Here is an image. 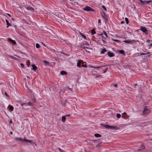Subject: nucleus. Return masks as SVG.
<instances>
[{
    "label": "nucleus",
    "instance_id": "obj_1",
    "mask_svg": "<svg viewBox=\"0 0 152 152\" xmlns=\"http://www.w3.org/2000/svg\"><path fill=\"white\" fill-rule=\"evenodd\" d=\"M17 102L20 104L22 107H23L24 106H27L33 105L35 103V99H34L31 101H28V100H26V102L23 104H22L21 101L20 100H18Z\"/></svg>",
    "mask_w": 152,
    "mask_h": 152
},
{
    "label": "nucleus",
    "instance_id": "obj_2",
    "mask_svg": "<svg viewBox=\"0 0 152 152\" xmlns=\"http://www.w3.org/2000/svg\"><path fill=\"white\" fill-rule=\"evenodd\" d=\"M104 126L106 128L112 129H115L117 128L115 126H110L108 125H104Z\"/></svg>",
    "mask_w": 152,
    "mask_h": 152
},
{
    "label": "nucleus",
    "instance_id": "obj_3",
    "mask_svg": "<svg viewBox=\"0 0 152 152\" xmlns=\"http://www.w3.org/2000/svg\"><path fill=\"white\" fill-rule=\"evenodd\" d=\"M83 10L85 11H94L93 9H92L91 7L88 6H86L85 8H83Z\"/></svg>",
    "mask_w": 152,
    "mask_h": 152
},
{
    "label": "nucleus",
    "instance_id": "obj_4",
    "mask_svg": "<svg viewBox=\"0 0 152 152\" xmlns=\"http://www.w3.org/2000/svg\"><path fill=\"white\" fill-rule=\"evenodd\" d=\"M146 42L148 43L147 46L149 48L152 47V40H147L146 41Z\"/></svg>",
    "mask_w": 152,
    "mask_h": 152
},
{
    "label": "nucleus",
    "instance_id": "obj_5",
    "mask_svg": "<svg viewBox=\"0 0 152 152\" xmlns=\"http://www.w3.org/2000/svg\"><path fill=\"white\" fill-rule=\"evenodd\" d=\"M101 15L103 18L105 20V21L107 20L108 17L106 14L104 12H102L101 13Z\"/></svg>",
    "mask_w": 152,
    "mask_h": 152
},
{
    "label": "nucleus",
    "instance_id": "obj_6",
    "mask_svg": "<svg viewBox=\"0 0 152 152\" xmlns=\"http://www.w3.org/2000/svg\"><path fill=\"white\" fill-rule=\"evenodd\" d=\"M149 110L148 109L145 107L144 109L142 112V113L143 115H146L148 114L149 113Z\"/></svg>",
    "mask_w": 152,
    "mask_h": 152
},
{
    "label": "nucleus",
    "instance_id": "obj_7",
    "mask_svg": "<svg viewBox=\"0 0 152 152\" xmlns=\"http://www.w3.org/2000/svg\"><path fill=\"white\" fill-rule=\"evenodd\" d=\"M140 3L144 5L145 4H147L149 3V2L151 1H143L142 0H140Z\"/></svg>",
    "mask_w": 152,
    "mask_h": 152
},
{
    "label": "nucleus",
    "instance_id": "obj_8",
    "mask_svg": "<svg viewBox=\"0 0 152 152\" xmlns=\"http://www.w3.org/2000/svg\"><path fill=\"white\" fill-rule=\"evenodd\" d=\"M145 148L144 146L143 145H142L141 146L140 148L137 150L135 152H140L142 151V150H143Z\"/></svg>",
    "mask_w": 152,
    "mask_h": 152
},
{
    "label": "nucleus",
    "instance_id": "obj_9",
    "mask_svg": "<svg viewBox=\"0 0 152 152\" xmlns=\"http://www.w3.org/2000/svg\"><path fill=\"white\" fill-rule=\"evenodd\" d=\"M135 41V40H125L123 41V42L126 43L130 44V43H131V42L132 41Z\"/></svg>",
    "mask_w": 152,
    "mask_h": 152
},
{
    "label": "nucleus",
    "instance_id": "obj_10",
    "mask_svg": "<svg viewBox=\"0 0 152 152\" xmlns=\"http://www.w3.org/2000/svg\"><path fill=\"white\" fill-rule=\"evenodd\" d=\"M83 61H82L79 60L77 63V66L78 67H80L81 66V64L83 63Z\"/></svg>",
    "mask_w": 152,
    "mask_h": 152
},
{
    "label": "nucleus",
    "instance_id": "obj_11",
    "mask_svg": "<svg viewBox=\"0 0 152 152\" xmlns=\"http://www.w3.org/2000/svg\"><path fill=\"white\" fill-rule=\"evenodd\" d=\"M79 34L82 37L85 39L87 40V37L84 35L82 33H81L80 32H79Z\"/></svg>",
    "mask_w": 152,
    "mask_h": 152
},
{
    "label": "nucleus",
    "instance_id": "obj_12",
    "mask_svg": "<svg viewBox=\"0 0 152 152\" xmlns=\"http://www.w3.org/2000/svg\"><path fill=\"white\" fill-rule=\"evenodd\" d=\"M127 114L126 113H122V118L125 119L126 118V117H127Z\"/></svg>",
    "mask_w": 152,
    "mask_h": 152
},
{
    "label": "nucleus",
    "instance_id": "obj_13",
    "mask_svg": "<svg viewBox=\"0 0 152 152\" xmlns=\"http://www.w3.org/2000/svg\"><path fill=\"white\" fill-rule=\"evenodd\" d=\"M107 51L106 49L105 48H104L102 49V50L101 51V53L102 54H103L105 52H106Z\"/></svg>",
    "mask_w": 152,
    "mask_h": 152
},
{
    "label": "nucleus",
    "instance_id": "obj_14",
    "mask_svg": "<svg viewBox=\"0 0 152 152\" xmlns=\"http://www.w3.org/2000/svg\"><path fill=\"white\" fill-rule=\"evenodd\" d=\"M107 54L108 56L110 57H112L114 56L113 54L110 52H108Z\"/></svg>",
    "mask_w": 152,
    "mask_h": 152
},
{
    "label": "nucleus",
    "instance_id": "obj_15",
    "mask_svg": "<svg viewBox=\"0 0 152 152\" xmlns=\"http://www.w3.org/2000/svg\"><path fill=\"white\" fill-rule=\"evenodd\" d=\"M60 74L61 75H66L67 74V73L66 72H65V71H62L60 72Z\"/></svg>",
    "mask_w": 152,
    "mask_h": 152
},
{
    "label": "nucleus",
    "instance_id": "obj_16",
    "mask_svg": "<svg viewBox=\"0 0 152 152\" xmlns=\"http://www.w3.org/2000/svg\"><path fill=\"white\" fill-rule=\"evenodd\" d=\"M32 69L34 71H35L37 69V66L34 64H33L32 65Z\"/></svg>",
    "mask_w": 152,
    "mask_h": 152
},
{
    "label": "nucleus",
    "instance_id": "obj_17",
    "mask_svg": "<svg viewBox=\"0 0 152 152\" xmlns=\"http://www.w3.org/2000/svg\"><path fill=\"white\" fill-rule=\"evenodd\" d=\"M16 139L17 140L21 142H23V139L20 137L19 138H16Z\"/></svg>",
    "mask_w": 152,
    "mask_h": 152
},
{
    "label": "nucleus",
    "instance_id": "obj_18",
    "mask_svg": "<svg viewBox=\"0 0 152 152\" xmlns=\"http://www.w3.org/2000/svg\"><path fill=\"white\" fill-rule=\"evenodd\" d=\"M9 39L10 40V41L13 44H16V42L15 40H13L12 39L10 38H9Z\"/></svg>",
    "mask_w": 152,
    "mask_h": 152
},
{
    "label": "nucleus",
    "instance_id": "obj_19",
    "mask_svg": "<svg viewBox=\"0 0 152 152\" xmlns=\"http://www.w3.org/2000/svg\"><path fill=\"white\" fill-rule=\"evenodd\" d=\"M66 118L64 116H63L62 117L61 120L63 122H64L66 120Z\"/></svg>",
    "mask_w": 152,
    "mask_h": 152
},
{
    "label": "nucleus",
    "instance_id": "obj_20",
    "mask_svg": "<svg viewBox=\"0 0 152 152\" xmlns=\"http://www.w3.org/2000/svg\"><path fill=\"white\" fill-rule=\"evenodd\" d=\"M91 32L92 35H93L94 34H96V32L94 29H92L91 30Z\"/></svg>",
    "mask_w": 152,
    "mask_h": 152
},
{
    "label": "nucleus",
    "instance_id": "obj_21",
    "mask_svg": "<svg viewBox=\"0 0 152 152\" xmlns=\"http://www.w3.org/2000/svg\"><path fill=\"white\" fill-rule=\"evenodd\" d=\"M9 108L10 110L11 111H12L14 109V107L13 106L9 105Z\"/></svg>",
    "mask_w": 152,
    "mask_h": 152
},
{
    "label": "nucleus",
    "instance_id": "obj_22",
    "mask_svg": "<svg viewBox=\"0 0 152 152\" xmlns=\"http://www.w3.org/2000/svg\"><path fill=\"white\" fill-rule=\"evenodd\" d=\"M6 22L7 25V28L10 25V24L9 22L8 21V20H7V19L6 20Z\"/></svg>",
    "mask_w": 152,
    "mask_h": 152
},
{
    "label": "nucleus",
    "instance_id": "obj_23",
    "mask_svg": "<svg viewBox=\"0 0 152 152\" xmlns=\"http://www.w3.org/2000/svg\"><path fill=\"white\" fill-rule=\"evenodd\" d=\"M23 141H26L29 143H31L32 142V140H27L26 139H23Z\"/></svg>",
    "mask_w": 152,
    "mask_h": 152
},
{
    "label": "nucleus",
    "instance_id": "obj_24",
    "mask_svg": "<svg viewBox=\"0 0 152 152\" xmlns=\"http://www.w3.org/2000/svg\"><path fill=\"white\" fill-rule=\"evenodd\" d=\"M94 136L96 137H101V135L98 134H95Z\"/></svg>",
    "mask_w": 152,
    "mask_h": 152
},
{
    "label": "nucleus",
    "instance_id": "obj_25",
    "mask_svg": "<svg viewBox=\"0 0 152 152\" xmlns=\"http://www.w3.org/2000/svg\"><path fill=\"white\" fill-rule=\"evenodd\" d=\"M30 62L28 60L26 62V65L28 67H29L30 65Z\"/></svg>",
    "mask_w": 152,
    "mask_h": 152
},
{
    "label": "nucleus",
    "instance_id": "obj_26",
    "mask_svg": "<svg viewBox=\"0 0 152 152\" xmlns=\"http://www.w3.org/2000/svg\"><path fill=\"white\" fill-rule=\"evenodd\" d=\"M27 9L28 10H34V8H33L32 7H28L27 8Z\"/></svg>",
    "mask_w": 152,
    "mask_h": 152
},
{
    "label": "nucleus",
    "instance_id": "obj_27",
    "mask_svg": "<svg viewBox=\"0 0 152 152\" xmlns=\"http://www.w3.org/2000/svg\"><path fill=\"white\" fill-rule=\"evenodd\" d=\"M44 64L45 65V66H47L49 64V62L47 61H44Z\"/></svg>",
    "mask_w": 152,
    "mask_h": 152
},
{
    "label": "nucleus",
    "instance_id": "obj_28",
    "mask_svg": "<svg viewBox=\"0 0 152 152\" xmlns=\"http://www.w3.org/2000/svg\"><path fill=\"white\" fill-rule=\"evenodd\" d=\"M119 52L120 53H121V54H124V51L122 50H120L119 51Z\"/></svg>",
    "mask_w": 152,
    "mask_h": 152
},
{
    "label": "nucleus",
    "instance_id": "obj_29",
    "mask_svg": "<svg viewBox=\"0 0 152 152\" xmlns=\"http://www.w3.org/2000/svg\"><path fill=\"white\" fill-rule=\"evenodd\" d=\"M112 40L116 42H119L120 41L118 40L114 39H112Z\"/></svg>",
    "mask_w": 152,
    "mask_h": 152
},
{
    "label": "nucleus",
    "instance_id": "obj_30",
    "mask_svg": "<svg viewBox=\"0 0 152 152\" xmlns=\"http://www.w3.org/2000/svg\"><path fill=\"white\" fill-rule=\"evenodd\" d=\"M116 116L117 117V118H119L121 117V115L120 114L117 113L116 115Z\"/></svg>",
    "mask_w": 152,
    "mask_h": 152
},
{
    "label": "nucleus",
    "instance_id": "obj_31",
    "mask_svg": "<svg viewBox=\"0 0 152 152\" xmlns=\"http://www.w3.org/2000/svg\"><path fill=\"white\" fill-rule=\"evenodd\" d=\"M143 32H145L147 31V29H140Z\"/></svg>",
    "mask_w": 152,
    "mask_h": 152
},
{
    "label": "nucleus",
    "instance_id": "obj_32",
    "mask_svg": "<svg viewBox=\"0 0 152 152\" xmlns=\"http://www.w3.org/2000/svg\"><path fill=\"white\" fill-rule=\"evenodd\" d=\"M125 20L126 21V23L128 24L129 23V20H128V19L126 18H125Z\"/></svg>",
    "mask_w": 152,
    "mask_h": 152
},
{
    "label": "nucleus",
    "instance_id": "obj_33",
    "mask_svg": "<svg viewBox=\"0 0 152 152\" xmlns=\"http://www.w3.org/2000/svg\"><path fill=\"white\" fill-rule=\"evenodd\" d=\"M100 35L102 37V40L103 42V43H105V41H104V40L103 38V34H100Z\"/></svg>",
    "mask_w": 152,
    "mask_h": 152
},
{
    "label": "nucleus",
    "instance_id": "obj_34",
    "mask_svg": "<svg viewBox=\"0 0 152 152\" xmlns=\"http://www.w3.org/2000/svg\"><path fill=\"white\" fill-rule=\"evenodd\" d=\"M102 8L103 9H104V10L106 11H107V9H106V7H105V6L104 5H102Z\"/></svg>",
    "mask_w": 152,
    "mask_h": 152
},
{
    "label": "nucleus",
    "instance_id": "obj_35",
    "mask_svg": "<svg viewBox=\"0 0 152 152\" xmlns=\"http://www.w3.org/2000/svg\"><path fill=\"white\" fill-rule=\"evenodd\" d=\"M36 47L37 48H39L40 47V46L38 43H37L36 45Z\"/></svg>",
    "mask_w": 152,
    "mask_h": 152
},
{
    "label": "nucleus",
    "instance_id": "obj_36",
    "mask_svg": "<svg viewBox=\"0 0 152 152\" xmlns=\"http://www.w3.org/2000/svg\"><path fill=\"white\" fill-rule=\"evenodd\" d=\"M140 53L141 56L143 55H145L148 54L149 53Z\"/></svg>",
    "mask_w": 152,
    "mask_h": 152
},
{
    "label": "nucleus",
    "instance_id": "obj_37",
    "mask_svg": "<svg viewBox=\"0 0 152 152\" xmlns=\"http://www.w3.org/2000/svg\"><path fill=\"white\" fill-rule=\"evenodd\" d=\"M103 33H104V34L105 36L106 37H107V33H106V32L105 31H103Z\"/></svg>",
    "mask_w": 152,
    "mask_h": 152
},
{
    "label": "nucleus",
    "instance_id": "obj_38",
    "mask_svg": "<svg viewBox=\"0 0 152 152\" xmlns=\"http://www.w3.org/2000/svg\"><path fill=\"white\" fill-rule=\"evenodd\" d=\"M89 67L92 68H96V67L91 65H89Z\"/></svg>",
    "mask_w": 152,
    "mask_h": 152
},
{
    "label": "nucleus",
    "instance_id": "obj_39",
    "mask_svg": "<svg viewBox=\"0 0 152 152\" xmlns=\"http://www.w3.org/2000/svg\"><path fill=\"white\" fill-rule=\"evenodd\" d=\"M20 66H22V68H23L24 66V65L23 64H22V63H20Z\"/></svg>",
    "mask_w": 152,
    "mask_h": 152
},
{
    "label": "nucleus",
    "instance_id": "obj_40",
    "mask_svg": "<svg viewBox=\"0 0 152 152\" xmlns=\"http://www.w3.org/2000/svg\"><path fill=\"white\" fill-rule=\"evenodd\" d=\"M83 67H87V65L86 64L83 65L82 66Z\"/></svg>",
    "mask_w": 152,
    "mask_h": 152
},
{
    "label": "nucleus",
    "instance_id": "obj_41",
    "mask_svg": "<svg viewBox=\"0 0 152 152\" xmlns=\"http://www.w3.org/2000/svg\"><path fill=\"white\" fill-rule=\"evenodd\" d=\"M140 28H146L145 27H143L142 26H141Z\"/></svg>",
    "mask_w": 152,
    "mask_h": 152
},
{
    "label": "nucleus",
    "instance_id": "obj_42",
    "mask_svg": "<svg viewBox=\"0 0 152 152\" xmlns=\"http://www.w3.org/2000/svg\"><path fill=\"white\" fill-rule=\"evenodd\" d=\"M7 15L10 17H11V15L10 14H9V13H7Z\"/></svg>",
    "mask_w": 152,
    "mask_h": 152
},
{
    "label": "nucleus",
    "instance_id": "obj_43",
    "mask_svg": "<svg viewBox=\"0 0 152 152\" xmlns=\"http://www.w3.org/2000/svg\"><path fill=\"white\" fill-rule=\"evenodd\" d=\"M65 117H67V116H69V115H64Z\"/></svg>",
    "mask_w": 152,
    "mask_h": 152
},
{
    "label": "nucleus",
    "instance_id": "obj_44",
    "mask_svg": "<svg viewBox=\"0 0 152 152\" xmlns=\"http://www.w3.org/2000/svg\"><path fill=\"white\" fill-rule=\"evenodd\" d=\"M117 86V84H115L114 85V86L115 87H116Z\"/></svg>",
    "mask_w": 152,
    "mask_h": 152
},
{
    "label": "nucleus",
    "instance_id": "obj_45",
    "mask_svg": "<svg viewBox=\"0 0 152 152\" xmlns=\"http://www.w3.org/2000/svg\"><path fill=\"white\" fill-rule=\"evenodd\" d=\"M121 24H122L124 23V21H121Z\"/></svg>",
    "mask_w": 152,
    "mask_h": 152
},
{
    "label": "nucleus",
    "instance_id": "obj_46",
    "mask_svg": "<svg viewBox=\"0 0 152 152\" xmlns=\"http://www.w3.org/2000/svg\"><path fill=\"white\" fill-rule=\"evenodd\" d=\"M128 32L129 34H132V33L131 32Z\"/></svg>",
    "mask_w": 152,
    "mask_h": 152
},
{
    "label": "nucleus",
    "instance_id": "obj_47",
    "mask_svg": "<svg viewBox=\"0 0 152 152\" xmlns=\"http://www.w3.org/2000/svg\"><path fill=\"white\" fill-rule=\"evenodd\" d=\"M138 56H141L140 53H138Z\"/></svg>",
    "mask_w": 152,
    "mask_h": 152
},
{
    "label": "nucleus",
    "instance_id": "obj_48",
    "mask_svg": "<svg viewBox=\"0 0 152 152\" xmlns=\"http://www.w3.org/2000/svg\"><path fill=\"white\" fill-rule=\"evenodd\" d=\"M100 19H99L98 20V23H100Z\"/></svg>",
    "mask_w": 152,
    "mask_h": 152
},
{
    "label": "nucleus",
    "instance_id": "obj_49",
    "mask_svg": "<svg viewBox=\"0 0 152 152\" xmlns=\"http://www.w3.org/2000/svg\"><path fill=\"white\" fill-rule=\"evenodd\" d=\"M9 57H10L11 58H12V57H12V56H10Z\"/></svg>",
    "mask_w": 152,
    "mask_h": 152
},
{
    "label": "nucleus",
    "instance_id": "obj_50",
    "mask_svg": "<svg viewBox=\"0 0 152 152\" xmlns=\"http://www.w3.org/2000/svg\"><path fill=\"white\" fill-rule=\"evenodd\" d=\"M44 45H45L44 44V43L42 42H41Z\"/></svg>",
    "mask_w": 152,
    "mask_h": 152
},
{
    "label": "nucleus",
    "instance_id": "obj_51",
    "mask_svg": "<svg viewBox=\"0 0 152 152\" xmlns=\"http://www.w3.org/2000/svg\"><path fill=\"white\" fill-rule=\"evenodd\" d=\"M151 56V55H148V56L149 57V56Z\"/></svg>",
    "mask_w": 152,
    "mask_h": 152
},
{
    "label": "nucleus",
    "instance_id": "obj_52",
    "mask_svg": "<svg viewBox=\"0 0 152 152\" xmlns=\"http://www.w3.org/2000/svg\"><path fill=\"white\" fill-rule=\"evenodd\" d=\"M136 85H137V84H135L134 85V86H136Z\"/></svg>",
    "mask_w": 152,
    "mask_h": 152
},
{
    "label": "nucleus",
    "instance_id": "obj_53",
    "mask_svg": "<svg viewBox=\"0 0 152 152\" xmlns=\"http://www.w3.org/2000/svg\"><path fill=\"white\" fill-rule=\"evenodd\" d=\"M1 84V83H0V85Z\"/></svg>",
    "mask_w": 152,
    "mask_h": 152
}]
</instances>
